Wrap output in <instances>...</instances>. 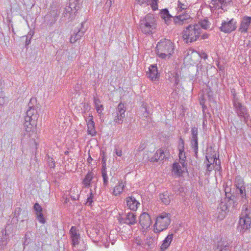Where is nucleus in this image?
Segmentation results:
<instances>
[{"label":"nucleus","instance_id":"nucleus-1","mask_svg":"<svg viewBox=\"0 0 251 251\" xmlns=\"http://www.w3.org/2000/svg\"><path fill=\"white\" fill-rule=\"evenodd\" d=\"M228 190H230V188L228 187L225 188L226 197L225 199V201H221L217 207L218 212L217 218L220 220H223L225 217L226 211H229L230 207L232 208L235 207L237 204L236 196L228 194L227 192Z\"/></svg>","mask_w":251,"mask_h":251},{"label":"nucleus","instance_id":"nucleus-2","mask_svg":"<svg viewBox=\"0 0 251 251\" xmlns=\"http://www.w3.org/2000/svg\"><path fill=\"white\" fill-rule=\"evenodd\" d=\"M157 27V20L154 15L151 13L141 17L138 26L141 31L145 34H152Z\"/></svg>","mask_w":251,"mask_h":251},{"label":"nucleus","instance_id":"nucleus-3","mask_svg":"<svg viewBox=\"0 0 251 251\" xmlns=\"http://www.w3.org/2000/svg\"><path fill=\"white\" fill-rule=\"evenodd\" d=\"M156 53L160 58L168 59L174 51V46L170 40L163 39L158 42L156 46Z\"/></svg>","mask_w":251,"mask_h":251},{"label":"nucleus","instance_id":"nucleus-4","mask_svg":"<svg viewBox=\"0 0 251 251\" xmlns=\"http://www.w3.org/2000/svg\"><path fill=\"white\" fill-rule=\"evenodd\" d=\"M201 29L199 25L191 24L186 27L182 31V37L186 43H192L200 39Z\"/></svg>","mask_w":251,"mask_h":251},{"label":"nucleus","instance_id":"nucleus-5","mask_svg":"<svg viewBox=\"0 0 251 251\" xmlns=\"http://www.w3.org/2000/svg\"><path fill=\"white\" fill-rule=\"evenodd\" d=\"M35 98H31L28 103L29 109L26 111V115L25 118L24 127L27 132L31 130L33 127L36 125L37 119L39 115L37 113V110L34 109V106L31 105L33 101H35Z\"/></svg>","mask_w":251,"mask_h":251},{"label":"nucleus","instance_id":"nucleus-6","mask_svg":"<svg viewBox=\"0 0 251 251\" xmlns=\"http://www.w3.org/2000/svg\"><path fill=\"white\" fill-rule=\"evenodd\" d=\"M171 223L170 214L163 212L156 219L155 223L153 226V230L155 233H160L166 229Z\"/></svg>","mask_w":251,"mask_h":251},{"label":"nucleus","instance_id":"nucleus-7","mask_svg":"<svg viewBox=\"0 0 251 251\" xmlns=\"http://www.w3.org/2000/svg\"><path fill=\"white\" fill-rule=\"evenodd\" d=\"M233 108L235 111L238 116L240 118L241 121H243L247 123L249 119V114L247 112V109L244 105H243L239 100L234 99L233 100Z\"/></svg>","mask_w":251,"mask_h":251},{"label":"nucleus","instance_id":"nucleus-8","mask_svg":"<svg viewBox=\"0 0 251 251\" xmlns=\"http://www.w3.org/2000/svg\"><path fill=\"white\" fill-rule=\"evenodd\" d=\"M239 226L237 229L242 234L244 233L251 227V219L250 217V212L246 213L245 215L240 217L239 221Z\"/></svg>","mask_w":251,"mask_h":251},{"label":"nucleus","instance_id":"nucleus-9","mask_svg":"<svg viewBox=\"0 0 251 251\" xmlns=\"http://www.w3.org/2000/svg\"><path fill=\"white\" fill-rule=\"evenodd\" d=\"M236 21L233 18L229 21H223L219 28L221 31L229 33L236 29Z\"/></svg>","mask_w":251,"mask_h":251},{"label":"nucleus","instance_id":"nucleus-10","mask_svg":"<svg viewBox=\"0 0 251 251\" xmlns=\"http://www.w3.org/2000/svg\"><path fill=\"white\" fill-rule=\"evenodd\" d=\"M60 12L56 7H51L50 11L45 16V22L47 25H52L57 21Z\"/></svg>","mask_w":251,"mask_h":251},{"label":"nucleus","instance_id":"nucleus-11","mask_svg":"<svg viewBox=\"0 0 251 251\" xmlns=\"http://www.w3.org/2000/svg\"><path fill=\"white\" fill-rule=\"evenodd\" d=\"M126 111V108L124 104L120 102L117 108L116 114L114 121L118 124H122L123 122V119L125 117V112Z\"/></svg>","mask_w":251,"mask_h":251},{"label":"nucleus","instance_id":"nucleus-12","mask_svg":"<svg viewBox=\"0 0 251 251\" xmlns=\"http://www.w3.org/2000/svg\"><path fill=\"white\" fill-rule=\"evenodd\" d=\"M235 184L238 190L242 199H246V192L244 182L243 178L239 176H236L235 180Z\"/></svg>","mask_w":251,"mask_h":251},{"label":"nucleus","instance_id":"nucleus-13","mask_svg":"<svg viewBox=\"0 0 251 251\" xmlns=\"http://www.w3.org/2000/svg\"><path fill=\"white\" fill-rule=\"evenodd\" d=\"M139 223L143 228L147 229L151 223L150 215L147 212H143L140 216Z\"/></svg>","mask_w":251,"mask_h":251},{"label":"nucleus","instance_id":"nucleus-14","mask_svg":"<svg viewBox=\"0 0 251 251\" xmlns=\"http://www.w3.org/2000/svg\"><path fill=\"white\" fill-rule=\"evenodd\" d=\"M59 10L62 12V18H64L67 22L71 21L75 18V12L72 11L71 7H62Z\"/></svg>","mask_w":251,"mask_h":251},{"label":"nucleus","instance_id":"nucleus-15","mask_svg":"<svg viewBox=\"0 0 251 251\" xmlns=\"http://www.w3.org/2000/svg\"><path fill=\"white\" fill-rule=\"evenodd\" d=\"M251 24V17L245 16L241 21L239 31L241 33H247Z\"/></svg>","mask_w":251,"mask_h":251},{"label":"nucleus","instance_id":"nucleus-16","mask_svg":"<svg viewBox=\"0 0 251 251\" xmlns=\"http://www.w3.org/2000/svg\"><path fill=\"white\" fill-rule=\"evenodd\" d=\"M9 241V235L6 230L2 229L0 232V251L4 250Z\"/></svg>","mask_w":251,"mask_h":251},{"label":"nucleus","instance_id":"nucleus-17","mask_svg":"<svg viewBox=\"0 0 251 251\" xmlns=\"http://www.w3.org/2000/svg\"><path fill=\"white\" fill-rule=\"evenodd\" d=\"M85 120L87 123L88 134L92 136H95L96 131L93 116L91 114H89L88 117L85 118Z\"/></svg>","mask_w":251,"mask_h":251},{"label":"nucleus","instance_id":"nucleus-18","mask_svg":"<svg viewBox=\"0 0 251 251\" xmlns=\"http://www.w3.org/2000/svg\"><path fill=\"white\" fill-rule=\"evenodd\" d=\"M72 245L75 247L79 243L80 235L77 233L76 228L75 226H72L70 230Z\"/></svg>","mask_w":251,"mask_h":251},{"label":"nucleus","instance_id":"nucleus-19","mask_svg":"<svg viewBox=\"0 0 251 251\" xmlns=\"http://www.w3.org/2000/svg\"><path fill=\"white\" fill-rule=\"evenodd\" d=\"M190 18L188 14H183L174 18V22L176 25H181L188 23L187 20Z\"/></svg>","mask_w":251,"mask_h":251},{"label":"nucleus","instance_id":"nucleus-20","mask_svg":"<svg viewBox=\"0 0 251 251\" xmlns=\"http://www.w3.org/2000/svg\"><path fill=\"white\" fill-rule=\"evenodd\" d=\"M85 22H82L81 24V28L76 32L74 33L73 35L71 36L70 38V41L71 43H75L77 40H79L85 32L86 28L84 27V24Z\"/></svg>","mask_w":251,"mask_h":251},{"label":"nucleus","instance_id":"nucleus-21","mask_svg":"<svg viewBox=\"0 0 251 251\" xmlns=\"http://www.w3.org/2000/svg\"><path fill=\"white\" fill-rule=\"evenodd\" d=\"M149 72L147 73L148 77L152 81H155L158 79L159 75L158 73L156 65H151L149 68Z\"/></svg>","mask_w":251,"mask_h":251},{"label":"nucleus","instance_id":"nucleus-22","mask_svg":"<svg viewBox=\"0 0 251 251\" xmlns=\"http://www.w3.org/2000/svg\"><path fill=\"white\" fill-rule=\"evenodd\" d=\"M206 158L209 163L213 164L215 171L220 170V160L216 157V154L212 155L211 156L207 155L206 156Z\"/></svg>","mask_w":251,"mask_h":251},{"label":"nucleus","instance_id":"nucleus-23","mask_svg":"<svg viewBox=\"0 0 251 251\" xmlns=\"http://www.w3.org/2000/svg\"><path fill=\"white\" fill-rule=\"evenodd\" d=\"M126 205L128 208L133 211L137 210L140 203L132 196L128 197L126 199Z\"/></svg>","mask_w":251,"mask_h":251},{"label":"nucleus","instance_id":"nucleus-24","mask_svg":"<svg viewBox=\"0 0 251 251\" xmlns=\"http://www.w3.org/2000/svg\"><path fill=\"white\" fill-rule=\"evenodd\" d=\"M173 195L170 192L166 191L159 195V199L165 205L169 204L172 199H173Z\"/></svg>","mask_w":251,"mask_h":251},{"label":"nucleus","instance_id":"nucleus-25","mask_svg":"<svg viewBox=\"0 0 251 251\" xmlns=\"http://www.w3.org/2000/svg\"><path fill=\"white\" fill-rule=\"evenodd\" d=\"M125 224L131 226L137 223L136 215L133 212H128L126 215Z\"/></svg>","mask_w":251,"mask_h":251},{"label":"nucleus","instance_id":"nucleus-26","mask_svg":"<svg viewBox=\"0 0 251 251\" xmlns=\"http://www.w3.org/2000/svg\"><path fill=\"white\" fill-rule=\"evenodd\" d=\"M173 234H169L163 241L162 244L160 247L161 251H165L170 246L173 238Z\"/></svg>","mask_w":251,"mask_h":251},{"label":"nucleus","instance_id":"nucleus-27","mask_svg":"<svg viewBox=\"0 0 251 251\" xmlns=\"http://www.w3.org/2000/svg\"><path fill=\"white\" fill-rule=\"evenodd\" d=\"M156 239L152 236H147L144 243V248L152 249L155 246Z\"/></svg>","mask_w":251,"mask_h":251},{"label":"nucleus","instance_id":"nucleus-28","mask_svg":"<svg viewBox=\"0 0 251 251\" xmlns=\"http://www.w3.org/2000/svg\"><path fill=\"white\" fill-rule=\"evenodd\" d=\"M160 15L161 18L164 20L165 23L169 25L171 21L172 16L170 14L168 10L167 9H163L160 13Z\"/></svg>","mask_w":251,"mask_h":251},{"label":"nucleus","instance_id":"nucleus-29","mask_svg":"<svg viewBox=\"0 0 251 251\" xmlns=\"http://www.w3.org/2000/svg\"><path fill=\"white\" fill-rule=\"evenodd\" d=\"M92 174H87V175L83 180V184L86 188H89L90 186L91 183L93 182V179L94 177Z\"/></svg>","mask_w":251,"mask_h":251},{"label":"nucleus","instance_id":"nucleus-30","mask_svg":"<svg viewBox=\"0 0 251 251\" xmlns=\"http://www.w3.org/2000/svg\"><path fill=\"white\" fill-rule=\"evenodd\" d=\"M216 250L218 251H229V245L227 243L220 241L218 243Z\"/></svg>","mask_w":251,"mask_h":251},{"label":"nucleus","instance_id":"nucleus-31","mask_svg":"<svg viewBox=\"0 0 251 251\" xmlns=\"http://www.w3.org/2000/svg\"><path fill=\"white\" fill-rule=\"evenodd\" d=\"M79 0H70L69 5L66 7H71L72 11L75 13L79 8Z\"/></svg>","mask_w":251,"mask_h":251},{"label":"nucleus","instance_id":"nucleus-32","mask_svg":"<svg viewBox=\"0 0 251 251\" xmlns=\"http://www.w3.org/2000/svg\"><path fill=\"white\" fill-rule=\"evenodd\" d=\"M181 166H182V165L181 164V162L180 163L177 162H174L172 166V173H185L184 170H181Z\"/></svg>","mask_w":251,"mask_h":251},{"label":"nucleus","instance_id":"nucleus-33","mask_svg":"<svg viewBox=\"0 0 251 251\" xmlns=\"http://www.w3.org/2000/svg\"><path fill=\"white\" fill-rule=\"evenodd\" d=\"M94 102L97 112L99 114H100L103 109L102 105L100 104V101L98 98L94 97Z\"/></svg>","mask_w":251,"mask_h":251},{"label":"nucleus","instance_id":"nucleus-34","mask_svg":"<svg viewBox=\"0 0 251 251\" xmlns=\"http://www.w3.org/2000/svg\"><path fill=\"white\" fill-rule=\"evenodd\" d=\"M195 25H200V28L204 29H207L210 27V23L207 19H204L203 20H201L198 24H195Z\"/></svg>","mask_w":251,"mask_h":251},{"label":"nucleus","instance_id":"nucleus-35","mask_svg":"<svg viewBox=\"0 0 251 251\" xmlns=\"http://www.w3.org/2000/svg\"><path fill=\"white\" fill-rule=\"evenodd\" d=\"M124 187V185L123 184V182H119V184L114 187L113 191V194L116 196L122 193Z\"/></svg>","mask_w":251,"mask_h":251},{"label":"nucleus","instance_id":"nucleus-36","mask_svg":"<svg viewBox=\"0 0 251 251\" xmlns=\"http://www.w3.org/2000/svg\"><path fill=\"white\" fill-rule=\"evenodd\" d=\"M45 159L47 160V166L50 169L54 168L55 164L54 160L48 154L46 155Z\"/></svg>","mask_w":251,"mask_h":251},{"label":"nucleus","instance_id":"nucleus-37","mask_svg":"<svg viewBox=\"0 0 251 251\" xmlns=\"http://www.w3.org/2000/svg\"><path fill=\"white\" fill-rule=\"evenodd\" d=\"M191 145L196 155H197L198 151V138H191Z\"/></svg>","mask_w":251,"mask_h":251},{"label":"nucleus","instance_id":"nucleus-38","mask_svg":"<svg viewBox=\"0 0 251 251\" xmlns=\"http://www.w3.org/2000/svg\"><path fill=\"white\" fill-rule=\"evenodd\" d=\"M179 160L181 161V164L182 165L183 168L186 169V167L185 165V159L186 158L185 153L184 151L179 150Z\"/></svg>","mask_w":251,"mask_h":251},{"label":"nucleus","instance_id":"nucleus-39","mask_svg":"<svg viewBox=\"0 0 251 251\" xmlns=\"http://www.w3.org/2000/svg\"><path fill=\"white\" fill-rule=\"evenodd\" d=\"M82 105V113L84 117V114H86L90 110L91 106L88 103L83 102L81 103Z\"/></svg>","mask_w":251,"mask_h":251},{"label":"nucleus","instance_id":"nucleus-40","mask_svg":"<svg viewBox=\"0 0 251 251\" xmlns=\"http://www.w3.org/2000/svg\"><path fill=\"white\" fill-rule=\"evenodd\" d=\"M100 156L101 157V164H102V169H101V173H105L106 172V157L105 156L104 153L103 152L100 153Z\"/></svg>","mask_w":251,"mask_h":251},{"label":"nucleus","instance_id":"nucleus-41","mask_svg":"<svg viewBox=\"0 0 251 251\" xmlns=\"http://www.w3.org/2000/svg\"><path fill=\"white\" fill-rule=\"evenodd\" d=\"M173 81H174V86L176 87L180 81V75L178 73H175V75L173 76Z\"/></svg>","mask_w":251,"mask_h":251},{"label":"nucleus","instance_id":"nucleus-42","mask_svg":"<svg viewBox=\"0 0 251 251\" xmlns=\"http://www.w3.org/2000/svg\"><path fill=\"white\" fill-rule=\"evenodd\" d=\"M93 198L94 195L92 193V192L91 191L90 193H89V196L87 199L86 204H88L89 206H92V204L93 202Z\"/></svg>","mask_w":251,"mask_h":251},{"label":"nucleus","instance_id":"nucleus-43","mask_svg":"<svg viewBox=\"0 0 251 251\" xmlns=\"http://www.w3.org/2000/svg\"><path fill=\"white\" fill-rule=\"evenodd\" d=\"M36 214L37 218V220H38V221L42 224H45L46 222V220L44 217L43 212Z\"/></svg>","mask_w":251,"mask_h":251},{"label":"nucleus","instance_id":"nucleus-44","mask_svg":"<svg viewBox=\"0 0 251 251\" xmlns=\"http://www.w3.org/2000/svg\"><path fill=\"white\" fill-rule=\"evenodd\" d=\"M33 207L36 212V214L43 212V208L38 203H35Z\"/></svg>","mask_w":251,"mask_h":251},{"label":"nucleus","instance_id":"nucleus-45","mask_svg":"<svg viewBox=\"0 0 251 251\" xmlns=\"http://www.w3.org/2000/svg\"><path fill=\"white\" fill-rule=\"evenodd\" d=\"M221 0H212L211 4L213 5V7L215 8H221Z\"/></svg>","mask_w":251,"mask_h":251},{"label":"nucleus","instance_id":"nucleus-46","mask_svg":"<svg viewBox=\"0 0 251 251\" xmlns=\"http://www.w3.org/2000/svg\"><path fill=\"white\" fill-rule=\"evenodd\" d=\"M30 233L26 232L25 236V241L23 243L24 246H27L29 244L30 242V239L29 237Z\"/></svg>","mask_w":251,"mask_h":251},{"label":"nucleus","instance_id":"nucleus-47","mask_svg":"<svg viewBox=\"0 0 251 251\" xmlns=\"http://www.w3.org/2000/svg\"><path fill=\"white\" fill-rule=\"evenodd\" d=\"M173 191L177 195L181 194L184 191V188L182 187L179 186L178 187H175L173 188Z\"/></svg>","mask_w":251,"mask_h":251},{"label":"nucleus","instance_id":"nucleus-48","mask_svg":"<svg viewBox=\"0 0 251 251\" xmlns=\"http://www.w3.org/2000/svg\"><path fill=\"white\" fill-rule=\"evenodd\" d=\"M157 1L158 0H150L149 4L151 5L152 10H155L158 9Z\"/></svg>","mask_w":251,"mask_h":251},{"label":"nucleus","instance_id":"nucleus-49","mask_svg":"<svg viewBox=\"0 0 251 251\" xmlns=\"http://www.w3.org/2000/svg\"><path fill=\"white\" fill-rule=\"evenodd\" d=\"M191 135L192 139L198 138V128L196 127H193L191 129Z\"/></svg>","mask_w":251,"mask_h":251},{"label":"nucleus","instance_id":"nucleus-50","mask_svg":"<svg viewBox=\"0 0 251 251\" xmlns=\"http://www.w3.org/2000/svg\"><path fill=\"white\" fill-rule=\"evenodd\" d=\"M158 154L159 155V160L162 161L164 160L165 158H166V155L165 154V153L164 151L161 149L158 150Z\"/></svg>","mask_w":251,"mask_h":251},{"label":"nucleus","instance_id":"nucleus-51","mask_svg":"<svg viewBox=\"0 0 251 251\" xmlns=\"http://www.w3.org/2000/svg\"><path fill=\"white\" fill-rule=\"evenodd\" d=\"M149 160L151 162H157L159 160L158 150L156 151V153L149 159Z\"/></svg>","mask_w":251,"mask_h":251},{"label":"nucleus","instance_id":"nucleus-52","mask_svg":"<svg viewBox=\"0 0 251 251\" xmlns=\"http://www.w3.org/2000/svg\"><path fill=\"white\" fill-rule=\"evenodd\" d=\"M6 100H7V98H5L4 94H3L2 93H0V105H3Z\"/></svg>","mask_w":251,"mask_h":251},{"label":"nucleus","instance_id":"nucleus-53","mask_svg":"<svg viewBox=\"0 0 251 251\" xmlns=\"http://www.w3.org/2000/svg\"><path fill=\"white\" fill-rule=\"evenodd\" d=\"M178 150L184 151V142L181 137L179 139Z\"/></svg>","mask_w":251,"mask_h":251},{"label":"nucleus","instance_id":"nucleus-54","mask_svg":"<svg viewBox=\"0 0 251 251\" xmlns=\"http://www.w3.org/2000/svg\"><path fill=\"white\" fill-rule=\"evenodd\" d=\"M107 175V174H102L103 180V185L104 186H107V185L108 184V177Z\"/></svg>","mask_w":251,"mask_h":251},{"label":"nucleus","instance_id":"nucleus-55","mask_svg":"<svg viewBox=\"0 0 251 251\" xmlns=\"http://www.w3.org/2000/svg\"><path fill=\"white\" fill-rule=\"evenodd\" d=\"M221 9H223V7L226 6L227 4L230 3L231 2V0H221Z\"/></svg>","mask_w":251,"mask_h":251},{"label":"nucleus","instance_id":"nucleus-56","mask_svg":"<svg viewBox=\"0 0 251 251\" xmlns=\"http://www.w3.org/2000/svg\"><path fill=\"white\" fill-rule=\"evenodd\" d=\"M216 66L221 73H224L225 72V66L224 65L221 64L219 62L216 63Z\"/></svg>","mask_w":251,"mask_h":251},{"label":"nucleus","instance_id":"nucleus-57","mask_svg":"<svg viewBox=\"0 0 251 251\" xmlns=\"http://www.w3.org/2000/svg\"><path fill=\"white\" fill-rule=\"evenodd\" d=\"M175 73H168L166 75V78L168 80H170L171 82L173 81V76L175 75Z\"/></svg>","mask_w":251,"mask_h":251},{"label":"nucleus","instance_id":"nucleus-58","mask_svg":"<svg viewBox=\"0 0 251 251\" xmlns=\"http://www.w3.org/2000/svg\"><path fill=\"white\" fill-rule=\"evenodd\" d=\"M209 35L206 32L203 33L201 32V34L200 35V39L199 40L207 39L209 37Z\"/></svg>","mask_w":251,"mask_h":251},{"label":"nucleus","instance_id":"nucleus-59","mask_svg":"<svg viewBox=\"0 0 251 251\" xmlns=\"http://www.w3.org/2000/svg\"><path fill=\"white\" fill-rule=\"evenodd\" d=\"M142 109L143 111V115L145 117H147L149 116V112H148L147 108L145 105L142 106Z\"/></svg>","mask_w":251,"mask_h":251},{"label":"nucleus","instance_id":"nucleus-60","mask_svg":"<svg viewBox=\"0 0 251 251\" xmlns=\"http://www.w3.org/2000/svg\"><path fill=\"white\" fill-rule=\"evenodd\" d=\"M136 1L139 4L146 3L147 5H149V3H150V0H136Z\"/></svg>","mask_w":251,"mask_h":251},{"label":"nucleus","instance_id":"nucleus-61","mask_svg":"<svg viewBox=\"0 0 251 251\" xmlns=\"http://www.w3.org/2000/svg\"><path fill=\"white\" fill-rule=\"evenodd\" d=\"M114 2V0H107L105 4V7H110L112 4V2Z\"/></svg>","mask_w":251,"mask_h":251},{"label":"nucleus","instance_id":"nucleus-62","mask_svg":"<svg viewBox=\"0 0 251 251\" xmlns=\"http://www.w3.org/2000/svg\"><path fill=\"white\" fill-rule=\"evenodd\" d=\"M213 168L214 169V166H213V164L212 163H209L207 165V169L208 171L211 172L213 169Z\"/></svg>","mask_w":251,"mask_h":251},{"label":"nucleus","instance_id":"nucleus-63","mask_svg":"<svg viewBox=\"0 0 251 251\" xmlns=\"http://www.w3.org/2000/svg\"><path fill=\"white\" fill-rule=\"evenodd\" d=\"M243 208L244 209H245V214L244 215H245L246 213H249V212H250V215H251V210L248 208V206L246 204H245L243 205Z\"/></svg>","mask_w":251,"mask_h":251},{"label":"nucleus","instance_id":"nucleus-64","mask_svg":"<svg viewBox=\"0 0 251 251\" xmlns=\"http://www.w3.org/2000/svg\"><path fill=\"white\" fill-rule=\"evenodd\" d=\"M178 8H179V10L185 9H186V5H185L183 4H182L179 1Z\"/></svg>","mask_w":251,"mask_h":251}]
</instances>
